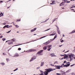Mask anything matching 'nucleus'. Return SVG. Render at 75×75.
Masks as SVG:
<instances>
[{
	"mask_svg": "<svg viewBox=\"0 0 75 75\" xmlns=\"http://www.w3.org/2000/svg\"><path fill=\"white\" fill-rule=\"evenodd\" d=\"M5 26H6V28H9L8 26H9V25H5Z\"/></svg>",
	"mask_w": 75,
	"mask_h": 75,
	"instance_id": "393cba45",
	"label": "nucleus"
},
{
	"mask_svg": "<svg viewBox=\"0 0 75 75\" xmlns=\"http://www.w3.org/2000/svg\"><path fill=\"white\" fill-rule=\"evenodd\" d=\"M50 55L52 57H54V53H52V54H50Z\"/></svg>",
	"mask_w": 75,
	"mask_h": 75,
	"instance_id": "4468645a",
	"label": "nucleus"
},
{
	"mask_svg": "<svg viewBox=\"0 0 75 75\" xmlns=\"http://www.w3.org/2000/svg\"><path fill=\"white\" fill-rule=\"evenodd\" d=\"M74 65H75V64H73L71 65V67H72V66H73Z\"/></svg>",
	"mask_w": 75,
	"mask_h": 75,
	"instance_id": "09e8293b",
	"label": "nucleus"
},
{
	"mask_svg": "<svg viewBox=\"0 0 75 75\" xmlns=\"http://www.w3.org/2000/svg\"><path fill=\"white\" fill-rule=\"evenodd\" d=\"M67 0H63V1H64V3H65V2H66V1H67Z\"/></svg>",
	"mask_w": 75,
	"mask_h": 75,
	"instance_id": "8fccbe9b",
	"label": "nucleus"
},
{
	"mask_svg": "<svg viewBox=\"0 0 75 75\" xmlns=\"http://www.w3.org/2000/svg\"><path fill=\"white\" fill-rule=\"evenodd\" d=\"M11 27H12V25H10L9 26V28H10Z\"/></svg>",
	"mask_w": 75,
	"mask_h": 75,
	"instance_id": "79ce46f5",
	"label": "nucleus"
},
{
	"mask_svg": "<svg viewBox=\"0 0 75 75\" xmlns=\"http://www.w3.org/2000/svg\"><path fill=\"white\" fill-rule=\"evenodd\" d=\"M50 30V29H47V30H46L45 31H48V30Z\"/></svg>",
	"mask_w": 75,
	"mask_h": 75,
	"instance_id": "052dcab7",
	"label": "nucleus"
},
{
	"mask_svg": "<svg viewBox=\"0 0 75 75\" xmlns=\"http://www.w3.org/2000/svg\"><path fill=\"white\" fill-rule=\"evenodd\" d=\"M71 10H74V9H71Z\"/></svg>",
	"mask_w": 75,
	"mask_h": 75,
	"instance_id": "774afa93",
	"label": "nucleus"
},
{
	"mask_svg": "<svg viewBox=\"0 0 75 75\" xmlns=\"http://www.w3.org/2000/svg\"><path fill=\"white\" fill-rule=\"evenodd\" d=\"M61 72H62V74H61V75H64V74H65V72H63V71H61Z\"/></svg>",
	"mask_w": 75,
	"mask_h": 75,
	"instance_id": "dca6fc26",
	"label": "nucleus"
},
{
	"mask_svg": "<svg viewBox=\"0 0 75 75\" xmlns=\"http://www.w3.org/2000/svg\"><path fill=\"white\" fill-rule=\"evenodd\" d=\"M17 70H18V68H17L16 69L14 70L13 71H17Z\"/></svg>",
	"mask_w": 75,
	"mask_h": 75,
	"instance_id": "c9c22d12",
	"label": "nucleus"
},
{
	"mask_svg": "<svg viewBox=\"0 0 75 75\" xmlns=\"http://www.w3.org/2000/svg\"><path fill=\"white\" fill-rule=\"evenodd\" d=\"M57 75H61V74H59V73H57L56 74Z\"/></svg>",
	"mask_w": 75,
	"mask_h": 75,
	"instance_id": "58836bf2",
	"label": "nucleus"
},
{
	"mask_svg": "<svg viewBox=\"0 0 75 75\" xmlns=\"http://www.w3.org/2000/svg\"><path fill=\"white\" fill-rule=\"evenodd\" d=\"M65 4V2L63 1L62 3L60 4V6H64Z\"/></svg>",
	"mask_w": 75,
	"mask_h": 75,
	"instance_id": "6e6552de",
	"label": "nucleus"
},
{
	"mask_svg": "<svg viewBox=\"0 0 75 75\" xmlns=\"http://www.w3.org/2000/svg\"><path fill=\"white\" fill-rule=\"evenodd\" d=\"M40 71L41 73H42V74H44V72H43V71L41 70Z\"/></svg>",
	"mask_w": 75,
	"mask_h": 75,
	"instance_id": "72a5a7b5",
	"label": "nucleus"
},
{
	"mask_svg": "<svg viewBox=\"0 0 75 75\" xmlns=\"http://www.w3.org/2000/svg\"><path fill=\"white\" fill-rule=\"evenodd\" d=\"M48 35H47V36H44L42 37H41L40 39H41L42 38H44L45 37H47V36H48Z\"/></svg>",
	"mask_w": 75,
	"mask_h": 75,
	"instance_id": "5701e85b",
	"label": "nucleus"
},
{
	"mask_svg": "<svg viewBox=\"0 0 75 75\" xmlns=\"http://www.w3.org/2000/svg\"><path fill=\"white\" fill-rule=\"evenodd\" d=\"M62 46V45H59V47H61Z\"/></svg>",
	"mask_w": 75,
	"mask_h": 75,
	"instance_id": "4d7b16f0",
	"label": "nucleus"
},
{
	"mask_svg": "<svg viewBox=\"0 0 75 75\" xmlns=\"http://www.w3.org/2000/svg\"><path fill=\"white\" fill-rule=\"evenodd\" d=\"M36 28H34L33 29H32L31 30V32H33V31H34L35 30H36Z\"/></svg>",
	"mask_w": 75,
	"mask_h": 75,
	"instance_id": "ddd939ff",
	"label": "nucleus"
},
{
	"mask_svg": "<svg viewBox=\"0 0 75 75\" xmlns=\"http://www.w3.org/2000/svg\"><path fill=\"white\" fill-rule=\"evenodd\" d=\"M36 58V57H34L32 58V59L30 60V62H31V61H33V59H35Z\"/></svg>",
	"mask_w": 75,
	"mask_h": 75,
	"instance_id": "0eeeda50",
	"label": "nucleus"
},
{
	"mask_svg": "<svg viewBox=\"0 0 75 75\" xmlns=\"http://www.w3.org/2000/svg\"><path fill=\"white\" fill-rule=\"evenodd\" d=\"M57 37V35H56L54 38V40H55V39Z\"/></svg>",
	"mask_w": 75,
	"mask_h": 75,
	"instance_id": "aec40b11",
	"label": "nucleus"
},
{
	"mask_svg": "<svg viewBox=\"0 0 75 75\" xmlns=\"http://www.w3.org/2000/svg\"><path fill=\"white\" fill-rule=\"evenodd\" d=\"M63 41H64L63 40H62L61 41V42H63Z\"/></svg>",
	"mask_w": 75,
	"mask_h": 75,
	"instance_id": "864d4df0",
	"label": "nucleus"
},
{
	"mask_svg": "<svg viewBox=\"0 0 75 75\" xmlns=\"http://www.w3.org/2000/svg\"><path fill=\"white\" fill-rule=\"evenodd\" d=\"M51 35H52H52H55V34H51V35H50V36H51Z\"/></svg>",
	"mask_w": 75,
	"mask_h": 75,
	"instance_id": "473e14b6",
	"label": "nucleus"
},
{
	"mask_svg": "<svg viewBox=\"0 0 75 75\" xmlns=\"http://www.w3.org/2000/svg\"><path fill=\"white\" fill-rule=\"evenodd\" d=\"M10 31H11V30H10V31H9L8 32H7L6 33H10Z\"/></svg>",
	"mask_w": 75,
	"mask_h": 75,
	"instance_id": "3c124183",
	"label": "nucleus"
},
{
	"mask_svg": "<svg viewBox=\"0 0 75 75\" xmlns=\"http://www.w3.org/2000/svg\"><path fill=\"white\" fill-rule=\"evenodd\" d=\"M36 51V50H34V49H30L29 50L27 51L28 52H32L33 51Z\"/></svg>",
	"mask_w": 75,
	"mask_h": 75,
	"instance_id": "20e7f679",
	"label": "nucleus"
},
{
	"mask_svg": "<svg viewBox=\"0 0 75 75\" xmlns=\"http://www.w3.org/2000/svg\"><path fill=\"white\" fill-rule=\"evenodd\" d=\"M60 56H64V55H61V54H60Z\"/></svg>",
	"mask_w": 75,
	"mask_h": 75,
	"instance_id": "69168bd1",
	"label": "nucleus"
},
{
	"mask_svg": "<svg viewBox=\"0 0 75 75\" xmlns=\"http://www.w3.org/2000/svg\"><path fill=\"white\" fill-rule=\"evenodd\" d=\"M13 40V39H12L11 40V41H14Z\"/></svg>",
	"mask_w": 75,
	"mask_h": 75,
	"instance_id": "0e129e2a",
	"label": "nucleus"
},
{
	"mask_svg": "<svg viewBox=\"0 0 75 75\" xmlns=\"http://www.w3.org/2000/svg\"><path fill=\"white\" fill-rule=\"evenodd\" d=\"M2 40H3V41H5V40H6V38H2Z\"/></svg>",
	"mask_w": 75,
	"mask_h": 75,
	"instance_id": "cd10ccee",
	"label": "nucleus"
},
{
	"mask_svg": "<svg viewBox=\"0 0 75 75\" xmlns=\"http://www.w3.org/2000/svg\"><path fill=\"white\" fill-rule=\"evenodd\" d=\"M68 56H65L64 58V59H65V58H67Z\"/></svg>",
	"mask_w": 75,
	"mask_h": 75,
	"instance_id": "bb28decb",
	"label": "nucleus"
},
{
	"mask_svg": "<svg viewBox=\"0 0 75 75\" xmlns=\"http://www.w3.org/2000/svg\"><path fill=\"white\" fill-rule=\"evenodd\" d=\"M51 49V48L50 47H48V48L47 49L48 51H50V50Z\"/></svg>",
	"mask_w": 75,
	"mask_h": 75,
	"instance_id": "4be33fe9",
	"label": "nucleus"
},
{
	"mask_svg": "<svg viewBox=\"0 0 75 75\" xmlns=\"http://www.w3.org/2000/svg\"><path fill=\"white\" fill-rule=\"evenodd\" d=\"M40 67H39L37 68V69H40Z\"/></svg>",
	"mask_w": 75,
	"mask_h": 75,
	"instance_id": "e433bc0d",
	"label": "nucleus"
},
{
	"mask_svg": "<svg viewBox=\"0 0 75 75\" xmlns=\"http://www.w3.org/2000/svg\"><path fill=\"white\" fill-rule=\"evenodd\" d=\"M44 65V62H42L41 63V64H40V67H42Z\"/></svg>",
	"mask_w": 75,
	"mask_h": 75,
	"instance_id": "9d476101",
	"label": "nucleus"
},
{
	"mask_svg": "<svg viewBox=\"0 0 75 75\" xmlns=\"http://www.w3.org/2000/svg\"><path fill=\"white\" fill-rule=\"evenodd\" d=\"M44 75V73H41L40 74V75Z\"/></svg>",
	"mask_w": 75,
	"mask_h": 75,
	"instance_id": "49530a36",
	"label": "nucleus"
},
{
	"mask_svg": "<svg viewBox=\"0 0 75 75\" xmlns=\"http://www.w3.org/2000/svg\"><path fill=\"white\" fill-rule=\"evenodd\" d=\"M26 42L24 44H28V43H29V42Z\"/></svg>",
	"mask_w": 75,
	"mask_h": 75,
	"instance_id": "5fc2aeb1",
	"label": "nucleus"
},
{
	"mask_svg": "<svg viewBox=\"0 0 75 75\" xmlns=\"http://www.w3.org/2000/svg\"><path fill=\"white\" fill-rule=\"evenodd\" d=\"M55 1H53L52 2V3L50 4H55Z\"/></svg>",
	"mask_w": 75,
	"mask_h": 75,
	"instance_id": "2eb2a0df",
	"label": "nucleus"
},
{
	"mask_svg": "<svg viewBox=\"0 0 75 75\" xmlns=\"http://www.w3.org/2000/svg\"><path fill=\"white\" fill-rule=\"evenodd\" d=\"M70 72V70H68L67 71H66V73H68V72Z\"/></svg>",
	"mask_w": 75,
	"mask_h": 75,
	"instance_id": "c756f323",
	"label": "nucleus"
},
{
	"mask_svg": "<svg viewBox=\"0 0 75 75\" xmlns=\"http://www.w3.org/2000/svg\"><path fill=\"white\" fill-rule=\"evenodd\" d=\"M19 56V55H18V54L16 53L15 54L14 57H18Z\"/></svg>",
	"mask_w": 75,
	"mask_h": 75,
	"instance_id": "f8f14e48",
	"label": "nucleus"
},
{
	"mask_svg": "<svg viewBox=\"0 0 75 75\" xmlns=\"http://www.w3.org/2000/svg\"><path fill=\"white\" fill-rule=\"evenodd\" d=\"M0 64H1V65H4V63H0Z\"/></svg>",
	"mask_w": 75,
	"mask_h": 75,
	"instance_id": "c85d7f7f",
	"label": "nucleus"
},
{
	"mask_svg": "<svg viewBox=\"0 0 75 75\" xmlns=\"http://www.w3.org/2000/svg\"><path fill=\"white\" fill-rule=\"evenodd\" d=\"M69 65H70V64H67L65 65H64V67H69Z\"/></svg>",
	"mask_w": 75,
	"mask_h": 75,
	"instance_id": "423d86ee",
	"label": "nucleus"
},
{
	"mask_svg": "<svg viewBox=\"0 0 75 75\" xmlns=\"http://www.w3.org/2000/svg\"><path fill=\"white\" fill-rule=\"evenodd\" d=\"M60 68H63V67L62 66V65H61L60 66Z\"/></svg>",
	"mask_w": 75,
	"mask_h": 75,
	"instance_id": "37998d69",
	"label": "nucleus"
},
{
	"mask_svg": "<svg viewBox=\"0 0 75 75\" xmlns=\"http://www.w3.org/2000/svg\"><path fill=\"white\" fill-rule=\"evenodd\" d=\"M54 39H51L50 40V41H52L54 40Z\"/></svg>",
	"mask_w": 75,
	"mask_h": 75,
	"instance_id": "7c9ffc66",
	"label": "nucleus"
},
{
	"mask_svg": "<svg viewBox=\"0 0 75 75\" xmlns=\"http://www.w3.org/2000/svg\"><path fill=\"white\" fill-rule=\"evenodd\" d=\"M55 63H56L57 64H58V62H55Z\"/></svg>",
	"mask_w": 75,
	"mask_h": 75,
	"instance_id": "338daca9",
	"label": "nucleus"
},
{
	"mask_svg": "<svg viewBox=\"0 0 75 75\" xmlns=\"http://www.w3.org/2000/svg\"><path fill=\"white\" fill-rule=\"evenodd\" d=\"M3 16V13H2V12H1V13L0 14V17H1Z\"/></svg>",
	"mask_w": 75,
	"mask_h": 75,
	"instance_id": "6ab92c4d",
	"label": "nucleus"
},
{
	"mask_svg": "<svg viewBox=\"0 0 75 75\" xmlns=\"http://www.w3.org/2000/svg\"><path fill=\"white\" fill-rule=\"evenodd\" d=\"M66 62H67V61H64V63H65Z\"/></svg>",
	"mask_w": 75,
	"mask_h": 75,
	"instance_id": "6e6d98bb",
	"label": "nucleus"
},
{
	"mask_svg": "<svg viewBox=\"0 0 75 75\" xmlns=\"http://www.w3.org/2000/svg\"><path fill=\"white\" fill-rule=\"evenodd\" d=\"M51 65L52 66H54V65H52V64H51Z\"/></svg>",
	"mask_w": 75,
	"mask_h": 75,
	"instance_id": "e2e57ef3",
	"label": "nucleus"
},
{
	"mask_svg": "<svg viewBox=\"0 0 75 75\" xmlns=\"http://www.w3.org/2000/svg\"><path fill=\"white\" fill-rule=\"evenodd\" d=\"M6 27V25H5L4 27H3V28H5Z\"/></svg>",
	"mask_w": 75,
	"mask_h": 75,
	"instance_id": "13d9d810",
	"label": "nucleus"
},
{
	"mask_svg": "<svg viewBox=\"0 0 75 75\" xmlns=\"http://www.w3.org/2000/svg\"><path fill=\"white\" fill-rule=\"evenodd\" d=\"M69 58H70L71 60L72 58L71 57H74V54H71L69 55Z\"/></svg>",
	"mask_w": 75,
	"mask_h": 75,
	"instance_id": "7ed1b4c3",
	"label": "nucleus"
},
{
	"mask_svg": "<svg viewBox=\"0 0 75 75\" xmlns=\"http://www.w3.org/2000/svg\"><path fill=\"white\" fill-rule=\"evenodd\" d=\"M51 46H52V45H48L47 46V48H50V47H51Z\"/></svg>",
	"mask_w": 75,
	"mask_h": 75,
	"instance_id": "412c9836",
	"label": "nucleus"
},
{
	"mask_svg": "<svg viewBox=\"0 0 75 75\" xmlns=\"http://www.w3.org/2000/svg\"><path fill=\"white\" fill-rule=\"evenodd\" d=\"M3 36H0V38H3Z\"/></svg>",
	"mask_w": 75,
	"mask_h": 75,
	"instance_id": "de8ad7c7",
	"label": "nucleus"
},
{
	"mask_svg": "<svg viewBox=\"0 0 75 75\" xmlns=\"http://www.w3.org/2000/svg\"><path fill=\"white\" fill-rule=\"evenodd\" d=\"M6 61L7 62H8V61H9V59H6Z\"/></svg>",
	"mask_w": 75,
	"mask_h": 75,
	"instance_id": "4c0bfd02",
	"label": "nucleus"
},
{
	"mask_svg": "<svg viewBox=\"0 0 75 75\" xmlns=\"http://www.w3.org/2000/svg\"><path fill=\"white\" fill-rule=\"evenodd\" d=\"M43 50H40V51H39L37 54V55L38 54V55H42V54L41 53H42V52L43 51Z\"/></svg>",
	"mask_w": 75,
	"mask_h": 75,
	"instance_id": "f03ea898",
	"label": "nucleus"
},
{
	"mask_svg": "<svg viewBox=\"0 0 75 75\" xmlns=\"http://www.w3.org/2000/svg\"><path fill=\"white\" fill-rule=\"evenodd\" d=\"M8 41H10V40L6 41V42H7Z\"/></svg>",
	"mask_w": 75,
	"mask_h": 75,
	"instance_id": "bf43d9fd",
	"label": "nucleus"
},
{
	"mask_svg": "<svg viewBox=\"0 0 75 75\" xmlns=\"http://www.w3.org/2000/svg\"><path fill=\"white\" fill-rule=\"evenodd\" d=\"M3 1H0V3H3Z\"/></svg>",
	"mask_w": 75,
	"mask_h": 75,
	"instance_id": "680f3d73",
	"label": "nucleus"
},
{
	"mask_svg": "<svg viewBox=\"0 0 75 75\" xmlns=\"http://www.w3.org/2000/svg\"><path fill=\"white\" fill-rule=\"evenodd\" d=\"M55 69H53L52 68L46 69H45V71H45L44 72V74L45 75H47L48 74V72H51V71H53L54 70H55Z\"/></svg>",
	"mask_w": 75,
	"mask_h": 75,
	"instance_id": "f257e3e1",
	"label": "nucleus"
},
{
	"mask_svg": "<svg viewBox=\"0 0 75 75\" xmlns=\"http://www.w3.org/2000/svg\"><path fill=\"white\" fill-rule=\"evenodd\" d=\"M21 21V20H17V21H16V22H17V21Z\"/></svg>",
	"mask_w": 75,
	"mask_h": 75,
	"instance_id": "a18cd8bd",
	"label": "nucleus"
},
{
	"mask_svg": "<svg viewBox=\"0 0 75 75\" xmlns=\"http://www.w3.org/2000/svg\"><path fill=\"white\" fill-rule=\"evenodd\" d=\"M49 19H50V18L47 19L45 21H43L42 22H41V23H45V22H46V21H48V20H49Z\"/></svg>",
	"mask_w": 75,
	"mask_h": 75,
	"instance_id": "f3484780",
	"label": "nucleus"
},
{
	"mask_svg": "<svg viewBox=\"0 0 75 75\" xmlns=\"http://www.w3.org/2000/svg\"><path fill=\"white\" fill-rule=\"evenodd\" d=\"M65 3H70V1H66V2H65Z\"/></svg>",
	"mask_w": 75,
	"mask_h": 75,
	"instance_id": "c03bdc74",
	"label": "nucleus"
},
{
	"mask_svg": "<svg viewBox=\"0 0 75 75\" xmlns=\"http://www.w3.org/2000/svg\"><path fill=\"white\" fill-rule=\"evenodd\" d=\"M18 50L19 51H20V50H21V48H19L18 49Z\"/></svg>",
	"mask_w": 75,
	"mask_h": 75,
	"instance_id": "f704fd0d",
	"label": "nucleus"
},
{
	"mask_svg": "<svg viewBox=\"0 0 75 75\" xmlns=\"http://www.w3.org/2000/svg\"><path fill=\"white\" fill-rule=\"evenodd\" d=\"M56 27H57V28L58 29H57V33H58V34H60V33H59V28H58V27H57V26L56 25Z\"/></svg>",
	"mask_w": 75,
	"mask_h": 75,
	"instance_id": "9b49d317",
	"label": "nucleus"
},
{
	"mask_svg": "<svg viewBox=\"0 0 75 75\" xmlns=\"http://www.w3.org/2000/svg\"><path fill=\"white\" fill-rule=\"evenodd\" d=\"M73 52H75V49L73 51Z\"/></svg>",
	"mask_w": 75,
	"mask_h": 75,
	"instance_id": "603ef678",
	"label": "nucleus"
},
{
	"mask_svg": "<svg viewBox=\"0 0 75 75\" xmlns=\"http://www.w3.org/2000/svg\"><path fill=\"white\" fill-rule=\"evenodd\" d=\"M2 24H3L4 25H6V23H3Z\"/></svg>",
	"mask_w": 75,
	"mask_h": 75,
	"instance_id": "a19ab883",
	"label": "nucleus"
},
{
	"mask_svg": "<svg viewBox=\"0 0 75 75\" xmlns=\"http://www.w3.org/2000/svg\"><path fill=\"white\" fill-rule=\"evenodd\" d=\"M8 44L9 45H10V44H13V42H10L8 43Z\"/></svg>",
	"mask_w": 75,
	"mask_h": 75,
	"instance_id": "a878e982",
	"label": "nucleus"
},
{
	"mask_svg": "<svg viewBox=\"0 0 75 75\" xmlns=\"http://www.w3.org/2000/svg\"><path fill=\"white\" fill-rule=\"evenodd\" d=\"M55 67H56V68L57 69H60V66H55Z\"/></svg>",
	"mask_w": 75,
	"mask_h": 75,
	"instance_id": "1a4fd4ad",
	"label": "nucleus"
},
{
	"mask_svg": "<svg viewBox=\"0 0 75 75\" xmlns=\"http://www.w3.org/2000/svg\"><path fill=\"white\" fill-rule=\"evenodd\" d=\"M51 42V41L50 40L48 41L47 42L44 43V45H47V44H50Z\"/></svg>",
	"mask_w": 75,
	"mask_h": 75,
	"instance_id": "39448f33",
	"label": "nucleus"
},
{
	"mask_svg": "<svg viewBox=\"0 0 75 75\" xmlns=\"http://www.w3.org/2000/svg\"><path fill=\"white\" fill-rule=\"evenodd\" d=\"M75 33V30L74 31H74H72L69 34H72V33Z\"/></svg>",
	"mask_w": 75,
	"mask_h": 75,
	"instance_id": "b1692460",
	"label": "nucleus"
},
{
	"mask_svg": "<svg viewBox=\"0 0 75 75\" xmlns=\"http://www.w3.org/2000/svg\"><path fill=\"white\" fill-rule=\"evenodd\" d=\"M55 34H56V33L55 32H53V34H54V35H55Z\"/></svg>",
	"mask_w": 75,
	"mask_h": 75,
	"instance_id": "ea45409f",
	"label": "nucleus"
},
{
	"mask_svg": "<svg viewBox=\"0 0 75 75\" xmlns=\"http://www.w3.org/2000/svg\"><path fill=\"white\" fill-rule=\"evenodd\" d=\"M43 49L44 50H46L47 49V46H45L43 48Z\"/></svg>",
	"mask_w": 75,
	"mask_h": 75,
	"instance_id": "a211bd4d",
	"label": "nucleus"
},
{
	"mask_svg": "<svg viewBox=\"0 0 75 75\" xmlns=\"http://www.w3.org/2000/svg\"><path fill=\"white\" fill-rule=\"evenodd\" d=\"M15 25V26H16V28H18V27L19 26H18V25Z\"/></svg>",
	"mask_w": 75,
	"mask_h": 75,
	"instance_id": "2f4dec72",
	"label": "nucleus"
}]
</instances>
